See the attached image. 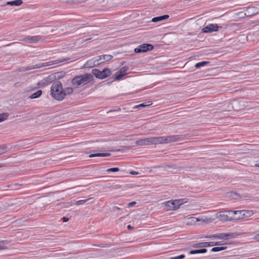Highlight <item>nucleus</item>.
I'll return each instance as SVG.
<instances>
[{"mask_svg": "<svg viewBox=\"0 0 259 259\" xmlns=\"http://www.w3.org/2000/svg\"><path fill=\"white\" fill-rule=\"evenodd\" d=\"M73 92L72 88H66L63 89L62 83L59 80H56L53 82L51 88L52 96L58 101H62L66 95L71 94Z\"/></svg>", "mask_w": 259, "mask_h": 259, "instance_id": "f257e3e1", "label": "nucleus"}, {"mask_svg": "<svg viewBox=\"0 0 259 259\" xmlns=\"http://www.w3.org/2000/svg\"><path fill=\"white\" fill-rule=\"evenodd\" d=\"M94 77L92 74L86 73L83 75H76L71 80L72 86L75 89L81 88L92 81Z\"/></svg>", "mask_w": 259, "mask_h": 259, "instance_id": "f03ea898", "label": "nucleus"}, {"mask_svg": "<svg viewBox=\"0 0 259 259\" xmlns=\"http://www.w3.org/2000/svg\"><path fill=\"white\" fill-rule=\"evenodd\" d=\"M92 74L99 79L105 78L111 74V70L108 68H104L103 70L100 71L97 69H94L92 70Z\"/></svg>", "mask_w": 259, "mask_h": 259, "instance_id": "7ed1b4c3", "label": "nucleus"}, {"mask_svg": "<svg viewBox=\"0 0 259 259\" xmlns=\"http://www.w3.org/2000/svg\"><path fill=\"white\" fill-rule=\"evenodd\" d=\"M237 234L235 233H220L218 234L206 235L205 238H218L219 239H229L236 237Z\"/></svg>", "mask_w": 259, "mask_h": 259, "instance_id": "20e7f679", "label": "nucleus"}, {"mask_svg": "<svg viewBox=\"0 0 259 259\" xmlns=\"http://www.w3.org/2000/svg\"><path fill=\"white\" fill-rule=\"evenodd\" d=\"M153 49V46L149 44H145L139 46L135 49L136 53L146 52Z\"/></svg>", "mask_w": 259, "mask_h": 259, "instance_id": "39448f33", "label": "nucleus"}, {"mask_svg": "<svg viewBox=\"0 0 259 259\" xmlns=\"http://www.w3.org/2000/svg\"><path fill=\"white\" fill-rule=\"evenodd\" d=\"M228 211H222L215 214L216 218L221 221H232L233 219L229 217L227 212Z\"/></svg>", "mask_w": 259, "mask_h": 259, "instance_id": "423d86ee", "label": "nucleus"}, {"mask_svg": "<svg viewBox=\"0 0 259 259\" xmlns=\"http://www.w3.org/2000/svg\"><path fill=\"white\" fill-rule=\"evenodd\" d=\"M163 144L175 142L181 140V137L178 135H172L163 137Z\"/></svg>", "mask_w": 259, "mask_h": 259, "instance_id": "0eeeda50", "label": "nucleus"}, {"mask_svg": "<svg viewBox=\"0 0 259 259\" xmlns=\"http://www.w3.org/2000/svg\"><path fill=\"white\" fill-rule=\"evenodd\" d=\"M41 38L42 37L39 35L27 36L24 37L23 39V40L29 43L34 44L38 42L40 40H41V41L42 42L43 40H41Z\"/></svg>", "mask_w": 259, "mask_h": 259, "instance_id": "6e6552de", "label": "nucleus"}, {"mask_svg": "<svg viewBox=\"0 0 259 259\" xmlns=\"http://www.w3.org/2000/svg\"><path fill=\"white\" fill-rule=\"evenodd\" d=\"M128 68L127 66H124L120 69V70L116 73L114 79L119 80L121 79L126 73Z\"/></svg>", "mask_w": 259, "mask_h": 259, "instance_id": "1a4fd4ad", "label": "nucleus"}, {"mask_svg": "<svg viewBox=\"0 0 259 259\" xmlns=\"http://www.w3.org/2000/svg\"><path fill=\"white\" fill-rule=\"evenodd\" d=\"M218 26L217 24H210L208 26L204 27L202 31L204 33H209L213 31H217L218 30Z\"/></svg>", "mask_w": 259, "mask_h": 259, "instance_id": "9d476101", "label": "nucleus"}, {"mask_svg": "<svg viewBox=\"0 0 259 259\" xmlns=\"http://www.w3.org/2000/svg\"><path fill=\"white\" fill-rule=\"evenodd\" d=\"M240 213H241V215L237 216L235 218V220H240V219H242L244 218L250 217L253 213L252 210H241Z\"/></svg>", "mask_w": 259, "mask_h": 259, "instance_id": "9b49d317", "label": "nucleus"}, {"mask_svg": "<svg viewBox=\"0 0 259 259\" xmlns=\"http://www.w3.org/2000/svg\"><path fill=\"white\" fill-rule=\"evenodd\" d=\"M256 8L254 7H248L245 12V15L248 17H251L257 13Z\"/></svg>", "mask_w": 259, "mask_h": 259, "instance_id": "f8f14e48", "label": "nucleus"}, {"mask_svg": "<svg viewBox=\"0 0 259 259\" xmlns=\"http://www.w3.org/2000/svg\"><path fill=\"white\" fill-rule=\"evenodd\" d=\"M176 200L168 201L165 202V206L169 207L170 210H176L178 209V207L177 206Z\"/></svg>", "mask_w": 259, "mask_h": 259, "instance_id": "ddd939ff", "label": "nucleus"}, {"mask_svg": "<svg viewBox=\"0 0 259 259\" xmlns=\"http://www.w3.org/2000/svg\"><path fill=\"white\" fill-rule=\"evenodd\" d=\"M212 242H203L195 243L192 245V247L194 248H202L206 247L209 246H212Z\"/></svg>", "mask_w": 259, "mask_h": 259, "instance_id": "4468645a", "label": "nucleus"}, {"mask_svg": "<svg viewBox=\"0 0 259 259\" xmlns=\"http://www.w3.org/2000/svg\"><path fill=\"white\" fill-rule=\"evenodd\" d=\"M163 137H152V144H163Z\"/></svg>", "mask_w": 259, "mask_h": 259, "instance_id": "2eb2a0df", "label": "nucleus"}, {"mask_svg": "<svg viewBox=\"0 0 259 259\" xmlns=\"http://www.w3.org/2000/svg\"><path fill=\"white\" fill-rule=\"evenodd\" d=\"M111 155L110 153H98L95 154H91L89 156V158H93L96 157H107Z\"/></svg>", "mask_w": 259, "mask_h": 259, "instance_id": "dca6fc26", "label": "nucleus"}, {"mask_svg": "<svg viewBox=\"0 0 259 259\" xmlns=\"http://www.w3.org/2000/svg\"><path fill=\"white\" fill-rule=\"evenodd\" d=\"M169 18V15H164L162 16H160L158 17H156L153 18L152 19V22H157L158 21H162L165 19H167Z\"/></svg>", "mask_w": 259, "mask_h": 259, "instance_id": "f3484780", "label": "nucleus"}, {"mask_svg": "<svg viewBox=\"0 0 259 259\" xmlns=\"http://www.w3.org/2000/svg\"><path fill=\"white\" fill-rule=\"evenodd\" d=\"M100 64V63H96V62L94 61V60L92 59L88 61L84 64V66L86 67L92 68L93 67L98 65Z\"/></svg>", "mask_w": 259, "mask_h": 259, "instance_id": "a211bd4d", "label": "nucleus"}, {"mask_svg": "<svg viewBox=\"0 0 259 259\" xmlns=\"http://www.w3.org/2000/svg\"><path fill=\"white\" fill-rule=\"evenodd\" d=\"M207 252L206 248H202L199 249L192 250L189 251V254H194L197 253H204Z\"/></svg>", "mask_w": 259, "mask_h": 259, "instance_id": "6ab92c4d", "label": "nucleus"}, {"mask_svg": "<svg viewBox=\"0 0 259 259\" xmlns=\"http://www.w3.org/2000/svg\"><path fill=\"white\" fill-rule=\"evenodd\" d=\"M23 2L22 0H15L13 1L7 2L6 5L11 6H18L22 4Z\"/></svg>", "mask_w": 259, "mask_h": 259, "instance_id": "aec40b11", "label": "nucleus"}, {"mask_svg": "<svg viewBox=\"0 0 259 259\" xmlns=\"http://www.w3.org/2000/svg\"><path fill=\"white\" fill-rule=\"evenodd\" d=\"M53 74L55 77V79H57V80H58L59 79H61V78L65 76V72L63 71H61L56 72L55 73H53Z\"/></svg>", "mask_w": 259, "mask_h": 259, "instance_id": "412c9836", "label": "nucleus"}, {"mask_svg": "<svg viewBox=\"0 0 259 259\" xmlns=\"http://www.w3.org/2000/svg\"><path fill=\"white\" fill-rule=\"evenodd\" d=\"M46 81L47 82V84H49V83H52V82H55V77L54 76V74H52L50 75H49L48 76H47V77H46L45 78Z\"/></svg>", "mask_w": 259, "mask_h": 259, "instance_id": "4be33fe9", "label": "nucleus"}, {"mask_svg": "<svg viewBox=\"0 0 259 259\" xmlns=\"http://www.w3.org/2000/svg\"><path fill=\"white\" fill-rule=\"evenodd\" d=\"M42 94V91L41 90H38L36 92L32 94L31 96H30L29 98L30 99H36L39 97Z\"/></svg>", "mask_w": 259, "mask_h": 259, "instance_id": "5701e85b", "label": "nucleus"}, {"mask_svg": "<svg viewBox=\"0 0 259 259\" xmlns=\"http://www.w3.org/2000/svg\"><path fill=\"white\" fill-rule=\"evenodd\" d=\"M238 103L237 100H234L232 103H230L228 105V111H230L231 109H235L237 110L236 108V105Z\"/></svg>", "mask_w": 259, "mask_h": 259, "instance_id": "b1692460", "label": "nucleus"}, {"mask_svg": "<svg viewBox=\"0 0 259 259\" xmlns=\"http://www.w3.org/2000/svg\"><path fill=\"white\" fill-rule=\"evenodd\" d=\"M227 249L226 246L214 247L211 249L212 252H218L225 250Z\"/></svg>", "mask_w": 259, "mask_h": 259, "instance_id": "393cba45", "label": "nucleus"}, {"mask_svg": "<svg viewBox=\"0 0 259 259\" xmlns=\"http://www.w3.org/2000/svg\"><path fill=\"white\" fill-rule=\"evenodd\" d=\"M150 105H151V103H150V102H145V103L140 104H139L138 105L135 106L134 107V108L136 109V108H143V107H145L148 106H149Z\"/></svg>", "mask_w": 259, "mask_h": 259, "instance_id": "a878e982", "label": "nucleus"}, {"mask_svg": "<svg viewBox=\"0 0 259 259\" xmlns=\"http://www.w3.org/2000/svg\"><path fill=\"white\" fill-rule=\"evenodd\" d=\"M176 201V203H177L176 204L178 208L180 207V205L187 202V199H177Z\"/></svg>", "mask_w": 259, "mask_h": 259, "instance_id": "bb28decb", "label": "nucleus"}, {"mask_svg": "<svg viewBox=\"0 0 259 259\" xmlns=\"http://www.w3.org/2000/svg\"><path fill=\"white\" fill-rule=\"evenodd\" d=\"M9 114L8 113H3L0 114V122L7 119Z\"/></svg>", "mask_w": 259, "mask_h": 259, "instance_id": "cd10ccee", "label": "nucleus"}, {"mask_svg": "<svg viewBox=\"0 0 259 259\" xmlns=\"http://www.w3.org/2000/svg\"><path fill=\"white\" fill-rule=\"evenodd\" d=\"M208 63H209V62H207V61H202V62H198V63H196L195 65V67L197 68H198L201 67L202 66H204L206 64H207Z\"/></svg>", "mask_w": 259, "mask_h": 259, "instance_id": "c85d7f7f", "label": "nucleus"}, {"mask_svg": "<svg viewBox=\"0 0 259 259\" xmlns=\"http://www.w3.org/2000/svg\"><path fill=\"white\" fill-rule=\"evenodd\" d=\"M48 84L47 83V82L46 81L45 78L43 79L42 80H40V81H39L37 83V88H40L41 87H45V86H46Z\"/></svg>", "mask_w": 259, "mask_h": 259, "instance_id": "c756f323", "label": "nucleus"}, {"mask_svg": "<svg viewBox=\"0 0 259 259\" xmlns=\"http://www.w3.org/2000/svg\"><path fill=\"white\" fill-rule=\"evenodd\" d=\"M92 199H93L92 198H88L87 199L80 200L77 201L75 202V205H81V204H83L84 203H85L86 202H87L88 201L90 200H91Z\"/></svg>", "mask_w": 259, "mask_h": 259, "instance_id": "7c9ffc66", "label": "nucleus"}, {"mask_svg": "<svg viewBox=\"0 0 259 259\" xmlns=\"http://www.w3.org/2000/svg\"><path fill=\"white\" fill-rule=\"evenodd\" d=\"M102 57L105 61H108L112 59L113 56L110 55H103Z\"/></svg>", "mask_w": 259, "mask_h": 259, "instance_id": "2f4dec72", "label": "nucleus"}, {"mask_svg": "<svg viewBox=\"0 0 259 259\" xmlns=\"http://www.w3.org/2000/svg\"><path fill=\"white\" fill-rule=\"evenodd\" d=\"M136 144L138 146L146 145L144 139H140L137 140L135 142Z\"/></svg>", "mask_w": 259, "mask_h": 259, "instance_id": "473e14b6", "label": "nucleus"}, {"mask_svg": "<svg viewBox=\"0 0 259 259\" xmlns=\"http://www.w3.org/2000/svg\"><path fill=\"white\" fill-rule=\"evenodd\" d=\"M8 243V241L4 240L0 241V250L5 249L6 248L5 247L4 245H6Z\"/></svg>", "mask_w": 259, "mask_h": 259, "instance_id": "72a5a7b5", "label": "nucleus"}, {"mask_svg": "<svg viewBox=\"0 0 259 259\" xmlns=\"http://www.w3.org/2000/svg\"><path fill=\"white\" fill-rule=\"evenodd\" d=\"M33 69L32 66H29L28 67H23L20 68V71H25Z\"/></svg>", "mask_w": 259, "mask_h": 259, "instance_id": "f704fd0d", "label": "nucleus"}, {"mask_svg": "<svg viewBox=\"0 0 259 259\" xmlns=\"http://www.w3.org/2000/svg\"><path fill=\"white\" fill-rule=\"evenodd\" d=\"M58 62H58V61H54V62L52 61V62L43 63L42 64L43 65V67H44V66H50V65H52L53 64H55Z\"/></svg>", "mask_w": 259, "mask_h": 259, "instance_id": "c9c22d12", "label": "nucleus"}, {"mask_svg": "<svg viewBox=\"0 0 259 259\" xmlns=\"http://www.w3.org/2000/svg\"><path fill=\"white\" fill-rule=\"evenodd\" d=\"M212 246H218V245H221L224 244H227V243H223V241H218V242H212Z\"/></svg>", "mask_w": 259, "mask_h": 259, "instance_id": "e433bc0d", "label": "nucleus"}, {"mask_svg": "<svg viewBox=\"0 0 259 259\" xmlns=\"http://www.w3.org/2000/svg\"><path fill=\"white\" fill-rule=\"evenodd\" d=\"M119 170V168L118 167H113V168H110L106 170L107 172H117Z\"/></svg>", "mask_w": 259, "mask_h": 259, "instance_id": "4c0bfd02", "label": "nucleus"}, {"mask_svg": "<svg viewBox=\"0 0 259 259\" xmlns=\"http://www.w3.org/2000/svg\"><path fill=\"white\" fill-rule=\"evenodd\" d=\"M146 145H152V138L144 139Z\"/></svg>", "mask_w": 259, "mask_h": 259, "instance_id": "58836bf2", "label": "nucleus"}, {"mask_svg": "<svg viewBox=\"0 0 259 259\" xmlns=\"http://www.w3.org/2000/svg\"><path fill=\"white\" fill-rule=\"evenodd\" d=\"M7 147L5 145L0 146V155L4 153L6 150Z\"/></svg>", "mask_w": 259, "mask_h": 259, "instance_id": "ea45409f", "label": "nucleus"}, {"mask_svg": "<svg viewBox=\"0 0 259 259\" xmlns=\"http://www.w3.org/2000/svg\"><path fill=\"white\" fill-rule=\"evenodd\" d=\"M185 257L184 254H181L179 256L171 257L169 259H183Z\"/></svg>", "mask_w": 259, "mask_h": 259, "instance_id": "a19ab883", "label": "nucleus"}, {"mask_svg": "<svg viewBox=\"0 0 259 259\" xmlns=\"http://www.w3.org/2000/svg\"><path fill=\"white\" fill-rule=\"evenodd\" d=\"M43 67V65L42 63H38L34 65H32L33 69H37V68H40L41 67Z\"/></svg>", "mask_w": 259, "mask_h": 259, "instance_id": "79ce46f5", "label": "nucleus"}, {"mask_svg": "<svg viewBox=\"0 0 259 259\" xmlns=\"http://www.w3.org/2000/svg\"><path fill=\"white\" fill-rule=\"evenodd\" d=\"M241 210H228V212H232L234 213V214H237L238 213L241 214L240 213Z\"/></svg>", "mask_w": 259, "mask_h": 259, "instance_id": "37998d69", "label": "nucleus"}, {"mask_svg": "<svg viewBox=\"0 0 259 259\" xmlns=\"http://www.w3.org/2000/svg\"><path fill=\"white\" fill-rule=\"evenodd\" d=\"M101 59H103L102 55L98 56L97 59L94 60V61L96 62V63H99L98 62Z\"/></svg>", "mask_w": 259, "mask_h": 259, "instance_id": "c03bdc74", "label": "nucleus"}, {"mask_svg": "<svg viewBox=\"0 0 259 259\" xmlns=\"http://www.w3.org/2000/svg\"><path fill=\"white\" fill-rule=\"evenodd\" d=\"M130 174L132 175H137L139 174V172L138 171L132 170L130 172Z\"/></svg>", "mask_w": 259, "mask_h": 259, "instance_id": "a18cd8bd", "label": "nucleus"}, {"mask_svg": "<svg viewBox=\"0 0 259 259\" xmlns=\"http://www.w3.org/2000/svg\"><path fill=\"white\" fill-rule=\"evenodd\" d=\"M136 204V202L132 201V202L129 203L127 205H128V207H132V206H134Z\"/></svg>", "mask_w": 259, "mask_h": 259, "instance_id": "49530a36", "label": "nucleus"}, {"mask_svg": "<svg viewBox=\"0 0 259 259\" xmlns=\"http://www.w3.org/2000/svg\"><path fill=\"white\" fill-rule=\"evenodd\" d=\"M254 239L255 240L259 241V234L255 235L254 237Z\"/></svg>", "mask_w": 259, "mask_h": 259, "instance_id": "de8ad7c7", "label": "nucleus"}, {"mask_svg": "<svg viewBox=\"0 0 259 259\" xmlns=\"http://www.w3.org/2000/svg\"><path fill=\"white\" fill-rule=\"evenodd\" d=\"M62 220L64 222H67L69 220V218H67L66 217H64L63 218H62Z\"/></svg>", "mask_w": 259, "mask_h": 259, "instance_id": "09e8293b", "label": "nucleus"}, {"mask_svg": "<svg viewBox=\"0 0 259 259\" xmlns=\"http://www.w3.org/2000/svg\"><path fill=\"white\" fill-rule=\"evenodd\" d=\"M231 194H233L232 196H234V197H239V194L236 192H231Z\"/></svg>", "mask_w": 259, "mask_h": 259, "instance_id": "8fccbe9b", "label": "nucleus"}, {"mask_svg": "<svg viewBox=\"0 0 259 259\" xmlns=\"http://www.w3.org/2000/svg\"><path fill=\"white\" fill-rule=\"evenodd\" d=\"M112 209L113 211H115V210H120L121 209V208L118 206H114Z\"/></svg>", "mask_w": 259, "mask_h": 259, "instance_id": "3c124183", "label": "nucleus"}, {"mask_svg": "<svg viewBox=\"0 0 259 259\" xmlns=\"http://www.w3.org/2000/svg\"><path fill=\"white\" fill-rule=\"evenodd\" d=\"M93 38L92 37H89V38H85L83 39V40L84 41H88V40H91Z\"/></svg>", "mask_w": 259, "mask_h": 259, "instance_id": "603ef678", "label": "nucleus"}, {"mask_svg": "<svg viewBox=\"0 0 259 259\" xmlns=\"http://www.w3.org/2000/svg\"><path fill=\"white\" fill-rule=\"evenodd\" d=\"M80 188V186H76L71 188L68 189L67 190H70V189H77L78 188Z\"/></svg>", "mask_w": 259, "mask_h": 259, "instance_id": "864d4df0", "label": "nucleus"}, {"mask_svg": "<svg viewBox=\"0 0 259 259\" xmlns=\"http://www.w3.org/2000/svg\"><path fill=\"white\" fill-rule=\"evenodd\" d=\"M127 228L128 229V230H131V229H133V227H132L130 225H128L127 226Z\"/></svg>", "mask_w": 259, "mask_h": 259, "instance_id": "5fc2aeb1", "label": "nucleus"}, {"mask_svg": "<svg viewBox=\"0 0 259 259\" xmlns=\"http://www.w3.org/2000/svg\"><path fill=\"white\" fill-rule=\"evenodd\" d=\"M255 166H256V167H259V163H257V164H255Z\"/></svg>", "mask_w": 259, "mask_h": 259, "instance_id": "6e6d98bb", "label": "nucleus"}, {"mask_svg": "<svg viewBox=\"0 0 259 259\" xmlns=\"http://www.w3.org/2000/svg\"><path fill=\"white\" fill-rule=\"evenodd\" d=\"M55 31V30H54V29H52V30H51V32L53 33Z\"/></svg>", "mask_w": 259, "mask_h": 259, "instance_id": "4d7b16f0", "label": "nucleus"}, {"mask_svg": "<svg viewBox=\"0 0 259 259\" xmlns=\"http://www.w3.org/2000/svg\"><path fill=\"white\" fill-rule=\"evenodd\" d=\"M12 44H9V45H7L5 46L4 47H6V46H11Z\"/></svg>", "mask_w": 259, "mask_h": 259, "instance_id": "13d9d810", "label": "nucleus"}, {"mask_svg": "<svg viewBox=\"0 0 259 259\" xmlns=\"http://www.w3.org/2000/svg\"><path fill=\"white\" fill-rule=\"evenodd\" d=\"M83 28H85V27H82V28H81L78 29H77V30L78 31V30H79L80 29H83Z\"/></svg>", "mask_w": 259, "mask_h": 259, "instance_id": "bf43d9fd", "label": "nucleus"}, {"mask_svg": "<svg viewBox=\"0 0 259 259\" xmlns=\"http://www.w3.org/2000/svg\"><path fill=\"white\" fill-rule=\"evenodd\" d=\"M192 219H196V218H193ZM199 221V220L198 219H196V221Z\"/></svg>", "mask_w": 259, "mask_h": 259, "instance_id": "052dcab7", "label": "nucleus"}, {"mask_svg": "<svg viewBox=\"0 0 259 259\" xmlns=\"http://www.w3.org/2000/svg\"><path fill=\"white\" fill-rule=\"evenodd\" d=\"M116 111V110H111V111H109V112H113V111Z\"/></svg>", "mask_w": 259, "mask_h": 259, "instance_id": "680f3d73", "label": "nucleus"}, {"mask_svg": "<svg viewBox=\"0 0 259 259\" xmlns=\"http://www.w3.org/2000/svg\"><path fill=\"white\" fill-rule=\"evenodd\" d=\"M98 246L102 247H105L104 246H101V245H98Z\"/></svg>", "mask_w": 259, "mask_h": 259, "instance_id": "e2e57ef3", "label": "nucleus"}, {"mask_svg": "<svg viewBox=\"0 0 259 259\" xmlns=\"http://www.w3.org/2000/svg\"><path fill=\"white\" fill-rule=\"evenodd\" d=\"M237 214H238L237 216H240L241 215V214H239V213H238Z\"/></svg>", "mask_w": 259, "mask_h": 259, "instance_id": "0e129e2a", "label": "nucleus"}, {"mask_svg": "<svg viewBox=\"0 0 259 259\" xmlns=\"http://www.w3.org/2000/svg\"><path fill=\"white\" fill-rule=\"evenodd\" d=\"M65 60H62V61H60V62H63L64 61H65Z\"/></svg>", "mask_w": 259, "mask_h": 259, "instance_id": "69168bd1", "label": "nucleus"}]
</instances>
